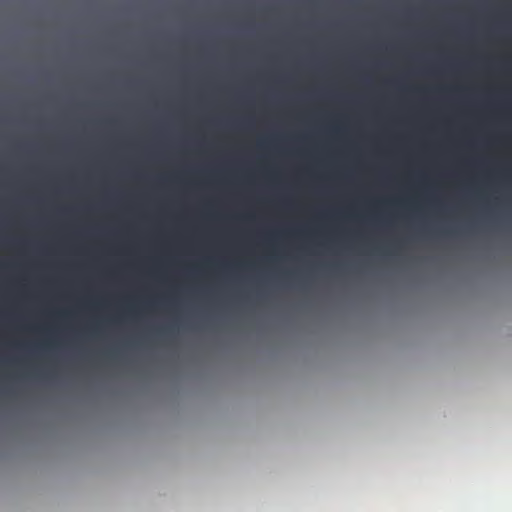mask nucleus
<instances>
[{"label": "nucleus", "instance_id": "1", "mask_svg": "<svg viewBox=\"0 0 512 512\" xmlns=\"http://www.w3.org/2000/svg\"><path fill=\"white\" fill-rule=\"evenodd\" d=\"M258 166L263 168L264 170H273V166L271 163L268 162V160L261 159L258 162Z\"/></svg>", "mask_w": 512, "mask_h": 512}, {"label": "nucleus", "instance_id": "2", "mask_svg": "<svg viewBox=\"0 0 512 512\" xmlns=\"http://www.w3.org/2000/svg\"><path fill=\"white\" fill-rule=\"evenodd\" d=\"M28 170H30V171H39L40 169H39L38 166H30V167H28Z\"/></svg>", "mask_w": 512, "mask_h": 512}, {"label": "nucleus", "instance_id": "3", "mask_svg": "<svg viewBox=\"0 0 512 512\" xmlns=\"http://www.w3.org/2000/svg\"><path fill=\"white\" fill-rule=\"evenodd\" d=\"M462 163L465 164V165L473 164V162H471V160H464Z\"/></svg>", "mask_w": 512, "mask_h": 512}, {"label": "nucleus", "instance_id": "4", "mask_svg": "<svg viewBox=\"0 0 512 512\" xmlns=\"http://www.w3.org/2000/svg\"><path fill=\"white\" fill-rule=\"evenodd\" d=\"M5 171H6V167H4V166H0V174H1V173H5Z\"/></svg>", "mask_w": 512, "mask_h": 512}, {"label": "nucleus", "instance_id": "5", "mask_svg": "<svg viewBox=\"0 0 512 512\" xmlns=\"http://www.w3.org/2000/svg\"><path fill=\"white\" fill-rule=\"evenodd\" d=\"M410 191H411L410 189L407 190L408 193H410Z\"/></svg>", "mask_w": 512, "mask_h": 512}, {"label": "nucleus", "instance_id": "6", "mask_svg": "<svg viewBox=\"0 0 512 512\" xmlns=\"http://www.w3.org/2000/svg\"><path fill=\"white\" fill-rule=\"evenodd\" d=\"M432 195H433L432 193L429 194L430 197H432Z\"/></svg>", "mask_w": 512, "mask_h": 512}, {"label": "nucleus", "instance_id": "7", "mask_svg": "<svg viewBox=\"0 0 512 512\" xmlns=\"http://www.w3.org/2000/svg\"><path fill=\"white\" fill-rule=\"evenodd\" d=\"M478 195H479L478 193L475 194L476 197H478Z\"/></svg>", "mask_w": 512, "mask_h": 512}]
</instances>
